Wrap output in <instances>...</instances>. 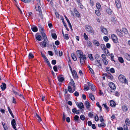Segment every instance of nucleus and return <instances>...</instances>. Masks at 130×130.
Instances as JSON below:
<instances>
[{
  "instance_id": "nucleus-1",
  "label": "nucleus",
  "mask_w": 130,
  "mask_h": 130,
  "mask_svg": "<svg viewBox=\"0 0 130 130\" xmlns=\"http://www.w3.org/2000/svg\"><path fill=\"white\" fill-rule=\"evenodd\" d=\"M75 90V86L73 79H71V82L68 84V90L70 93H72Z\"/></svg>"
},
{
  "instance_id": "nucleus-2",
  "label": "nucleus",
  "mask_w": 130,
  "mask_h": 130,
  "mask_svg": "<svg viewBox=\"0 0 130 130\" xmlns=\"http://www.w3.org/2000/svg\"><path fill=\"white\" fill-rule=\"evenodd\" d=\"M118 79L119 81L121 83L126 84L127 83V80L125 77L123 75H119L118 77Z\"/></svg>"
},
{
  "instance_id": "nucleus-3",
  "label": "nucleus",
  "mask_w": 130,
  "mask_h": 130,
  "mask_svg": "<svg viewBox=\"0 0 130 130\" xmlns=\"http://www.w3.org/2000/svg\"><path fill=\"white\" fill-rule=\"evenodd\" d=\"M78 58L79 59L81 64H83L85 63V60L86 59V55H83L81 56H79Z\"/></svg>"
},
{
  "instance_id": "nucleus-4",
  "label": "nucleus",
  "mask_w": 130,
  "mask_h": 130,
  "mask_svg": "<svg viewBox=\"0 0 130 130\" xmlns=\"http://www.w3.org/2000/svg\"><path fill=\"white\" fill-rule=\"evenodd\" d=\"M48 40H44L40 42V45L42 47H45L47 45H49Z\"/></svg>"
},
{
  "instance_id": "nucleus-5",
  "label": "nucleus",
  "mask_w": 130,
  "mask_h": 130,
  "mask_svg": "<svg viewBox=\"0 0 130 130\" xmlns=\"http://www.w3.org/2000/svg\"><path fill=\"white\" fill-rule=\"evenodd\" d=\"M116 32L117 35L120 37H122L123 36L122 32L120 29H117L116 30Z\"/></svg>"
},
{
  "instance_id": "nucleus-6",
  "label": "nucleus",
  "mask_w": 130,
  "mask_h": 130,
  "mask_svg": "<svg viewBox=\"0 0 130 130\" xmlns=\"http://www.w3.org/2000/svg\"><path fill=\"white\" fill-rule=\"evenodd\" d=\"M86 29L87 31L91 33H93L94 31L92 28L91 26L87 25L86 27Z\"/></svg>"
},
{
  "instance_id": "nucleus-7",
  "label": "nucleus",
  "mask_w": 130,
  "mask_h": 130,
  "mask_svg": "<svg viewBox=\"0 0 130 130\" xmlns=\"http://www.w3.org/2000/svg\"><path fill=\"white\" fill-rule=\"evenodd\" d=\"M115 2L118 8H120L121 7V3L120 0H116Z\"/></svg>"
},
{
  "instance_id": "nucleus-8",
  "label": "nucleus",
  "mask_w": 130,
  "mask_h": 130,
  "mask_svg": "<svg viewBox=\"0 0 130 130\" xmlns=\"http://www.w3.org/2000/svg\"><path fill=\"white\" fill-rule=\"evenodd\" d=\"M111 39L115 43H117L118 41V39L116 36L114 34H112L111 36Z\"/></svg>"
},
{
  "instance_id": "nucleus-9",
  "label": "nucleus",
  "mask_w": 130,
  "mask_h": 130,
  "mask_svg": "<svg viewBox=\"0 0 130 130\" xmlns=\"http://www.w3.org/2000/svg\"><path fill=\"white\" fill-rule=\"evenodd\" d=\"M109 86L112 90H115L116 89L115 84L112 82H110L109 84Z\"/></svg>"
},
{
  "instance_id": "nucleus-10",
  "label": "nucleus",
  "mask_w": 130,
  "mask_h": 130,
  "mask_svg": "<svg viewBox=\"0 0 130 130\" xmlns=\"http://www.w3.org/2000/svg\"><path fill=\"white\" fill-rule=\"evenodd\" d=\"M11 124L12 126L15 130H17V128L15 125H16V123L14 119H13L11 121Z\"/></svg>"
},
{
  "instance_id": "nucleus-11",
  "label": "nucleus",
  "mask_w": 130,
  "mask_h": 130,
  "mask_svg": "<svg viewBox=\"0 0 130 130\" xmlns=\"http://www.w3.org/2000/svg\"><path fill=\"white\" fill-rule=\"evenodd\" d=\"M101 47L102 49L104 51V53H106L107 51H108V50L106 48V47L104 44H102L101 45Z\"/></svg>"
},
{
  "instance_id": "nucleus-12",
  "label": "nucleus",
  "mask_w": 130,
  "mask_h": 130,
  "mask_svg": "<svg viewBox=\"0 0 130 130\" xmlns=\"http://www.w3.org/2000/svg\"><path fill=\"white\" fill-rule=\"evenodd\" d=\"M101 30L102 32L105 35H107L108 34V31L106 28L103 27H101Z\"/></svg>"
},
{
  "instance_id": "nucleus-13",
  "label": "nucleus",
  "mask_w": 130,
  "mask_h": 130,
  "mask_svg": "<svg viewBox=\"0 0 130 130\" xmlns=\"http://www.w3.org/2000/svg\"><path fill=\"white\" fill-rule=\"evenodd\" d=\"M102 106H104V107L105 108L106 110V112L107 113L109 111V108L108 107L107 105L106 104V103H105L104 104H103L102 105Z\"/></svg>"
},
{
  "instance_id": "nucleus-14",
  "label": "nucleus",
  "mask_w": 130,
  "mask_h": 130,
  "mask_svg": "<svg viewBox=\"0 0 130 130\" xmlns=\"http://www.w3.org/2000/svg\"><path fill=\"white\" fill-rule=\"evenodd\" d=\"M76 53L77 55L79 56H80L83 55V53L82 51L78 50L76 51Z\"/></svg>"
},
{
  "instance_id": "nucleus-15",
  "label": "nucleus",
  "mask_w": 130,
  "mask_h": 130,
  "mask_svg": "<svg viewBox=\"0 0 130 130\" xmlns=\"http://www.w3.org/2000/svg\"><path fill=\"white\" fill-rule=\"evenodd\" d=\"M77 107L80 109H82L84 108L83 104L82 102H80L78 103V104H77Z\"/></svg>"
},
{
  "instance_id": "nucleus-16",
  "label": "nucleus",
  "mask_w": 130,
  "mask_h": 130,
  "mask_svg": "<svg viewBox=\"0 0 130 130\" xmlns=\"http://www.w3.org/2000/svg\"><path fill=\"white\" fill-rule=\"evenodd\" d=\"M85 105L87 109H89L90 107V105L89 102L87 101H85Z\"/></svg>"
},
{
  "instance_id": "nucleus-17",
  "label": "nucleus",
  "mask_w": 130,
  "mask_h": 130,
  "mask_svg": "<svg viewBox=\"0 0 130 130\" xmlns=\"http://www.w3.org/2000/svg\"><path fill=\"white\" fill-rule=\"evenodd\" d=\"M110 106L112 107H115L116 105V104L114 101L111 100L110 102Z\"/></svg>"
},
{
  "instance_id": "nucleus-18",
  "label": "nucleus",
  "mask_w": 130,
  "mask_h": 130,
  "mask_svg": "<svg viewBox=\"0 0 130 130\" xmlns=\"http://www.w3.org/2000/svg\"><path fill=\"white\" fill-rule=\"evenodd\" d=\"M31 28L32 30L34 32H36L38 30V29L37 27L34 25L31 26Z\"/></svg>"
},
{
  "instance_id": "nucleus-19",
  "label": "nucleus",
  "mask_w": 130,
  "mask_h": 130,
  "mask_svg": "<svg viewBox=\"0 0 130 130\" xmlns=\"http://www.w3.org/2000/svg\"><path fill=\"white\" fill-rule=\"evenodd\" d=\"M38 33H37L35 35V37L37 40H38L39 41H40L41 40V37L39 35H38Z\"/></svg>"
},
{
  "instance_id": "nucleus-20",
  "label": "nucleus",
  "mask_w": 130,
  "mask_h": 130,
  "mask_svg": "<svg viewBox=\"0 0 130 130\" xmlns=\"http://www.w3.org/2000/svg\"><path fill=\"white\" fill-rule=\"evenodd\" d=\"M93 43L95 46H98L100 45V44L99 41L95 40H93Z\"/></svg>"
},
{
  "instance_id": "nucleus-21",
  "label": "nucleus",
  "mask_w": 130,
  "mask_h": 130,
  "mask_svg": "<svg viewBox=\"0 0 130 130\" xmlns=\"http://www.w3.org/2000/svg\"><path fill=\"white\" fill-rule=\"evenodd\" d=\"M122 108L123 111L126 112L128 110V108L127 106L125 105H123L122 106Z\"/></svg>"
},
{
  "instance_id": "nucleus-22",
  "label": "nucleus",
  "mask_w": 130,
  "mask_h": 130,
  "mask_svg": "<svg viewBox=\"0 0 130 130\" xmlns=\"http://www.w3.org/2000/svg\"><path fill=\"white\" fill-rule=\"evenodd\" d=\"M36 118L37 119L38 121L40 122L42 121V119L40 116L37 113H36L35 115Z\"/></svg>"
},
{
  "instance_id": "nucleus-23",
  "label": "nucleus",
  "mask_w": 130,
  "mask_h": 130,
  "mask_svg": "<svg viewBox=\"0 0 130 130\" xmlns=\"http://www.w3.org/2000/svg\"><path fill=\"white\" fill-rule=\"evenodd\" d=\"M71 56L72 59L74 61H76L77 60V58L75 55L74 53H72L71 54Z\"/></svg>"
},
{
  "instance_id": "nucleus-24",
  "label": "nucleus",
  "mask_w": 130,
  "mask_h": 130,
  "mask_svg": "<svg viewBox=\"0 0 130 130\" xmlns=\"http://www.w3.org/2000/svg\"><path fill=\"white\" fill-rule=\"evenodd\" d=\"M124 57L127 60L130 61V55L127 54H126L124 55Z\"/></svg>"
},
{
  "instance_id": "nucleus-25",
  "label": "nucleus",
  "mask_w": 130,
  "mask_h": 130,
  "mask_svg": "<svg viewBox=\"0 0 130 130\" xmlns=\"http://www.w3.org/2000/svg\"><path fill=\"white\" fill-rule=\"evenodd\" d=\"M36 10L37 11H39L40 12H41V10L40 7L38 5H36Z\"/></svg>"
},
{
  "instance_id": "nucleus-26",
  "label": "nucleus",
  "mask_w": 130,
  "mask_h": 130,
  "mask_svg": "<svg viewBox=\"0 0 130 130\" xmlns=\"http://www.w3.org/2000/svg\"><path fill=\"white\" fill-rule=\"evenodd\" d=\"M1 87L2 90H4L6 88V85L5 83H3L1 85Z\"/></svg>"
},
{
  "instance_id": "nucleus-27",
  "label": "nucleus",
  "mask_w": 130,
  "mask_h": 130,
  "mask_svg": "<svg viewBox=\"0 0 130 130\" xmlns=\"http://www.w3.org/2000/svg\"><path fill=\"white\" fill-rule=\"evenodd\" d=\"M118 59L119 61L121 63H123L124 62V60L123 58L121 57H118Z\"/></svg>"
},
{
  "instance_id": "nucleus-28",
  "label": "nucleus",
  "mask_w": 130,
  "mask_h": 130,
  "mask_svg": "<svg viewBox=\"0 0 130 130\" xmlns=\"http://www.w3.org/2000/svg\"><path fill=\"white\" fill-rule=\"evenodd\" d=\"M122 31L123 33L126 34H128V32L126 28H123L122 29Z\"/></svg>"
},
{
  "instance_id": "nucleus-29",
  "label": "nucleus",
  "mask_w": 130,
  "mask_h": 130,
  "mask_svg": "<svg viewBox=\"0 0 130 130\" xmlns=\"http://www.w3.org/2000/svg\"><path fill=\"white\" fill-rule=\"evenodd\" d=\"M89 98L92 101H94L95 100L94 97V95L91 93H90L89 94Z\"/></svg>"
},
{
  "instance_id": "nucleus-30",
  "label": "nucleus",
  "mask_w": 130,
  "mask_h": 130,
  "mask_svg": "<svg viewBox=\"0 0 130 130\" xmlns=\"http://www.w3.org/2000/svg\"><path fill=\"white\" fill-rule=\"evenodd\" d=\"M58 79L59 81L60 82H63L64 80V78L63 77H61V76H59L58 77Z\"/></svg>"
},
{
  "instance_id": "nucleus-31",
  "label": "nucleus",
  "mask_w": 130,
  "mask_h": 130,
  "mask_svg": "<svg viewBox=\"0 0 130 130\" xmlns=\"http://www.w3.org/2000/svg\"><path fill=\"white\" fill-rule=\"evenodd\" d=\"M125 123L126 125H130V121L128 118H127L125 120Z\"/></svg>"
},
{
  "instance_id": "nucleus-32",
  "label": "nucleus",
  "mask_w": 130,
  "mask_h": 130,
  "mask_svg": "<svg viewBox=\"0 0 130 130\" xmlns=\"http://www.w3.org/2000/svg\"><path fill=\"white\" fill-rule=\"evenodd\" d=\"M74 120L75 121H77L78 122H80V120L79 119V117L77 115H76L74 117Z\"/></svg>"
},
{
  "instance_id": "nucleus-33",
  "label": "nucleus",
  "mask_w": 130,
  "mask_h": 130,
  "mask_svg": "<svg viewBox=\"0 0 130 130\" xmlns=\"http://www.w3.org/2000/svg\"><path fill=\"white\" fill-rule=\"evenodd\" d=\"M41 34L44 40H47L46 35L44 32L42 33H41Z\"/></svg>"
},
{
  "instance_id": "nucleus-34",
  "label": "nucleus",
  "mask_w": 130,
  "mask_h": 130,
  "mask_svg": "<svg viewBox=\"0 0 130 130\" xmlns=\"http://www.w3.org/2000/svg\"><path fill=\"white\" fill-rule=\"evenodd\" d=\"M95 13L96 15L98 16H100L101 15V13L98 10H95Z\"/></svg>"
},
{
  "instance_id": "nucleus-35",
  "label": "nucleus",
  "mask_w": 130,
  "mask_h": 130,
  "mask_svg": "<svg viewBox=\"0 0 130 130\" xmlns=\"http://www.w3.org/2000/svg\"><path fill=\"white\" fill-rule=\"evenodd\" d=\"M107 13L109 14H112V12L111 10L109 8H108L106 9Z\"/></svg>"
},
{
  "instance_id": "nucleus-36",
  "label": "nucleus",
  "mask_w": 130,
  "mask_h": 130,
  "mask_svg": "<svg viewBox=\"0 0 130 130\" xmlns=\"http://www.w3.org/2000/svg\"><path fill=\"white\" fill-rule=\"evenodd\" d=\"M98 126L99 127H104L105 126V125L104 123H102L101 124H98Z\"/></svg>"
},
{
  "instance_id": "nucleus-37",
  "label": "nucleus",
  "mask_w": 130,
  "mask_h": 130,
  "mask_svg": "<svg viewBox=\"0 0 130 130\" xmlns=\"http://www.w3.org/2000/svg\"><path fill=\"white\" fill-rule=\"evenodd\" d=\"M96 7L98 9H100L101 8V5L99 3H96Z\"/></svg>"
},
{
  "instance_id": "nucleus-38",
  "label": "nucleus",
  "mask_w": 130,
  "mask_h": 130,
  "mask_svg": "<svg viewBox=\"0 0 130 130\" xmlns=\"http://www.w3.org/2000/svg\"><path fill=\"white\" fill-rule=\"evenodd\" d=\"M8 110L9 112L10 113V115H11V116L12 117V118H14V115L12 113V112L11 110V109H10V108L9 107H8Z\"/></svg>"
},
{
  "instance_id": "nucleus-39",
  "label": "nucleus",
  "mask_w": 130,
  "mask_h": 130,
  "mask_svg": "<svg viewBox=\"0 0 130 130\" xmlns=\"http://www.w3.org/2000/svg\"><path fill=\"white\" fill-rule=\"evenodd\" d=\"M72 74L74 76H75V77H78V76L77 75V73L76 72L75 70H73V72H72Z\"/></svg>"
},
{
  "instance_id": "nucleus-40",
  "label": "nucleus",
  "mask_w": 130,
  "mask_h": 130,
  "mask_svg": "<svg viewBox=\"0 0 130 130\" xmlns=\"http://www.w3.org/2000/svg\"><path fill=\"white\" fill-rule=\"evenodd\" d=\"M96 105L99 108L100 111H101L102 110V108L100 105L99 102H97L96 103Z\"/></svg>"
},
{
  "instance_id": "nucleus-41",
  "label": "nucleus",
  "mask_w": 130,
  "mask_h": 130,
  "mask_svg": "<svg viewBox=\"0 0 130 130\" xmlns=\"http://www.w3.org/2000/svg\"><path fill=\"white\" fill-rule=\"evenodd\" d=\"M102 60L103 63L105 65H106L108 64V61L106 60V59H102Z\"/></svg>"
},
{
  "instance_id": "nucleus-42",
  "label": "nucleus",
  "mask_w": 130,
  "mask_h": 130,
  "mask_svg": "<svg viewBox=\"0 0 130 130\" xmlns=\"http://www.w3.org/2000/svg\"><path fill=\"white\" fill-rule=\"evenodd\" d=\"M103 38V39L104 40V41L106 42H107L108 41V40H109L107 36H104V37Z\"/></svg>"
},
{
  "instance_id": "nucleus-43",
  "label": "nucleus",
  "mask_w": 130,
  "mask_h": 130,
  "mask_svg": "<svg viewBox=\"0 0 130 130\" xmlns=\"http://www.w3.org/2000/svg\"><path fill=\"white\" fill-rule=\"evenodd\" d=\"M74 12L77 16L78 17H79V16L80 15L79 13L75 9L74 10Z\"/></svg>"
},
{
  "instance_id": "nucleus-44",
  "label": "nucleus",
  "mask_w": 130,
  "mask_h": 130,
  "mask_svg": "<svg viewBox=\"0 0 130 130\" xmlns=\"http://www.w3.org/2000/svg\"><path fill=\"white\" fill-rule=\"evenodd\" d=\"M88 56L91 60H93V58L92 57V54H88Z\"/></svg>"
},
{
  "instance_id": "nucleus-45",
  "label": "nucleus",
  "mask_w": 130,
  "mask_h": 130,
  "mask_svg": "<svg viewBox=\"0 0 130 130\" xmlns=\"http://www.w3.org/2000/svg\"><path fill=\"white\" fill-rule=\"evenodd\" d=\"M84 37L85 39L86 40H88V36L86 35V34L85 33H84Z\"/></svg>"
},
{
  "instance_id": "nucleus-46",
  "label": "nucleus",
  "mask_w": 130,
  "mask_h": 130,
  "mask_svg": "<svg viewBox=\"0 0 130 130\" xmlns=\"http://www.w3.org/2000/svg\"><path fill=\"white\" fill-rule=\"evenodd\" d=\"M123 127L124 130H129L128 127L125 124L123 125Z\"/></svg>"
},
{
  "instance_id": "nucleus-47",
  "label": "nucleus",
  "mask_w": 130,
  "mask_h": 130,
  "mask_svg": "<svg viewBox=\"0 0 130 130\" xmlns=\"http://www.w3.org/2000/svg\"><path fill=\"white\" fill-rule=\"evenodd\" d=\"M95 58L97 60L100 59V57L97 54H96L95 56Z\"/></svg>"
},
{
  "instance_id": "nucleus-48",
  "label": "nucleus",
  "mask_w": 130,
  "mask_h": 130,
  "mask_svg": "<svg viewBox=\"0 0 130 130\" xmlns=\"http://www.w3.org/2000/svg\"><path fill=\"white\" fill-rule=\"evenodd\" d=\"M52 36L53 38L56 39L57 38V36L55 34H52Z\"/></svg>"
},
{
  "instance_id": "nucleus-49",
  "label": "nucleus",
  "mask_w": 130,
  "mask_h": 130,
  "mask_svg": "<svg viewBox=\"0 0 130 130\" xmlns=\"http://www.w3.org/2000/svg\"><path fill=\"white\" fill-rule=\"evenodd\" d=\"M28 57L29 59L33 58L34 57V56L31 53H29V54Z\"/></svg>"
},
{
  "instance_id": "nucleus-50",
  "label": "nucleus",
  "mask_w": 130,
  "mask_h": 130,
  "mask_svg": "<svg viewBox=\"0 0 130 130\" xmlns=\"http://www.w3.org/2000/svg\"><path fill=\"white\" fill-rule=\"evenodd\" d=\"M91 90L93 91H94L96 89L95 86L94 85L91 87Z\"/></svg>"
},
{
  "instance_id": "nucleus-51",
  "label": "nucleus",
  "mask_w": 130,
  "mask_h": 130,
  "mask_svg": "<svg viewBox=\"0 0 130 130\" xmlns=\"http://www.w3.org/2000/svg\"><path fill=\"white\" fill-rule=\"evenodd\" d=\"M44 29L43 28L40 27L39 29V30L40 32V33H42V32H44Z\"/></svg>"
},
{
  "instance_id": "nucleus-52",
  "label": "nucleus",
  "mask_w": 130,
  "mask_h": 130,
  "mask_svg": "<svg viewBox=\"0 0 130 130\" xmlns=\"http://www.w3.org/2000/svg\"><path fill=\"white\" fill-rule=\"evenodd\" d=\"M95 120L96 121H98L99 120V118L98 117L97 115L96 114L95 116L94 117Z\"/></svg>"
},
{
  "instance_id": "nucleus-53",
  "label": "nucleus",
  "mask_w": 130,
  "mask_h": 130,
  "mask_svg": "<svg viewBox=\"0 0 130 130\" xmlns=\"http://www.w3.org/2000/svg\"><path fill=\"white\" fill-rule=\"evenodd\" d=\"M64 38L67 40H68L69 39L68 35V34H65L64 35Z\"/></svg>"
},
{
  "instance_id": "nucleus-54",
  "label": "nucleus",
  "mask_w": 130,
  "mask_h": 130,
  "mask_svg": "<svg viewBox=\"0 0 130 130\" xmlns=\"http://www.w3.org/2000/svg\"><path fill=\"white\" fill-rule=\"evenodd\" d=\"M87 83L89 86L91 87L92 86H93V85H94L93 83L91 82H88Z\"/></svg>"
},
{
  "instance_id": "nucleus-55",
  "label": "nucleus",
  "mask_w": 130,
  "mask_h": 130,
  "mask_svg": "<svg viewBox=\"0 0 130 130\" xmlns=\"http://www.w3.org/2000/svg\"><path fill=\"white\" fill-rule=\"evenodd\" d=\"M72 111L74 113L78 114L76 112V108H73L72 110Z\"/></svg>"
},
{
  "instance_id": "nucleus-56",
  "label": "nucleus",
  "mask_w": 130,
  "mask_h": 130,
  "mask_svg": "<svg viewBox=\"0 0 130 130\" xmlns=\"http://www.w3.org/2000/svg\"><path fill=\"white\" fill-rule=\"evenodd\" d=\"M22 1L25 3H29L31 2V0H21Z\"/></svg>"
},
{
  "instance_id": "nucleus-57",
  "label": "nucleus",
  "mask_w": 130,
  "mask_h": 130,
  "mask_svg": "<svg viewBox=\"0 0 130 130\" xmlns=\"http://www.w3.org/2000/svg\"><path fill=\"white\" fill-rule=\"evenodd\" d=\"M80 118L81 120H83L85 119V116L83 115H81L80 117Z\"/></svg>"
},
{
  "instance_id": "nucleus-58",
  "label": "nucleus",
  "mask_w": 130,
  "mask_h": 130,
  "mask_svg": "<svg viewBox=\"0 0 130 130\" xmlns=\"http://www.w3.org/2000/svg\"><path fill=\"white\" fill-rule=\"evenodd\" d=\"M84 89L86 91H87L89 90V87L87 85L84 86Z\"/></svg>"
},
{
  "instance_id": "nucleus-59",
  "label": "nucleus",
  "mask_w": 130,
  "mask_h": 130,
  "mask_svg": "<svg viewBox=\"0 0 130 130\" xmlns=\"http://www.w3.org/2000/svg\"><path fill=\"white\" fill-rule=\"evenodd\" d=\"M115 95L116 96H119L120 95V93L118 91H116L115 93Z\"/></svg>"
},
{
  "instance_id": "nucleus-60",
  "label": "nucleus",
  "mask_w": 130,
  "mask_h": 130,
  "mask_svg": "<svg viewBox=\"0 0 130 130\" xmlns=\"http://www.w3.org/2000/svg\"><path fill=\"white\" fill-rule=\"evenodd\" d=\"M106 46L107 48H110V47L111 45L110 43H107L106 44Z\"/></svg>"
},
{
  "instance_id": "nucleus-61",
  "label": "nucleus",
  "mask_w": 130,
  "mask_h": 130,
  "mask_svg": "<svg viewBox=\"0 0 130 130\" xmlns=\"http://www.w3.org/2000/svg\"><path fill=\"white\" fill-rule=\"evenodd\" d=\"M110 71L111 72L113 73H114L115 72V70L113 68H111L110 69Z\"/></svg>"
},
{
  "instance_id": "nucleus-62",
  "label": "nucleus",
  "mask_w": 130,
  "mask_h": 130,
  "mask_svg": "<svg viewBox=\"0 0 130 130\" xmlns=\"http://www.w3.org/2000/svg\"><path fill=\"white\" fill-rule=\"evenodd\" d=\"M12 102L13 103L15 104L16 103L15 99L13 97H12Z\"/></svg>"
},
{
  "instance_id": "nucleus-63",
  "label": "nucleus",
  "mask_w": 130,
  "mask_h": 130,
  "mask_svg": "<svg viewBox=\"0 0 130 130\" xmlns=\"http://www.w3.org/2000/svg\"><path fill=\"white\" fill-rule=\"evenodd\" d=\"M87 44L88 46H91L92 43L90 41H88L87 42Z\"/></svg>"
},
{
  "instance_id": "nucleus-64",
  "label": "nucleus",
  "mask_w": 130,
  "mask_h": 130,
  "mask_svg": "<svg viewBox=\"0 0 130 130\" xmlns=\"http://www.w3.org/2000/svg\"><path fill=\"white\" fill-rule=\"evenodd\" d=\"M56 63V61L55 60H53L52 61V63L54 65Z\"/></svg>"
}]
</instances>
